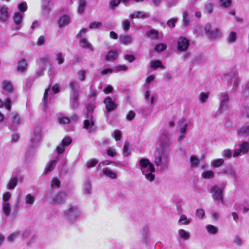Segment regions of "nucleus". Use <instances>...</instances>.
Wrapping results in <instances>:
<instances>
[{
	"label": "nucleus",
	"mask_w": 249,
	"mask_h": 249,
	"mask_svg": "<svg viewBox=\"0 0 249 249\" xmlns=\"http://www.w3.org/2000/svg\"><path fill=\"white\" fill-rule=\"evenodd\" d=\"M170 145L169 133L164 131L158 142V147L154 153V163L156 166L164 170L168 167L169 159V148Z\"/></svg>",
	"instance_id": "nucleus-1"
},
{
	"label": "nucleus",
	"mask_w": 249,
	"mask_h": 249,
	"mask_svg": "<svg viewBox=\"0 0 249 249\" xmlns=\"http://www.w3.org/2000/svg\"><path fill=\"white\" fill-rule=\"evenodd\" d=\"M82 213L80 209L74 205H71L62 213V216L69 224L75 223L81 216Z\"/></svg>",
	"instance_id": "nucleus-2"
},
{
	"label": "nucleus",
	"mask_w": 249,
	"mask_h": 249,
	"mask_svg": "<svg viewBox=\"0 0 249 249\" xmlns=\"http://www.w3.org/2000/svg\"><path fill=\"white\" fill-rule=\"evenodd\" d=\"M139 164L142 174L146 179L150 182L155 179V167L154 165L147 159H142L140 160Z\"/></svg>",
	"instance_id": "nucleus-3"
},
{
	"label": "nucleus",
	"mask_w": 249,
	"mask_h": 249,
	"mask_svg": "<svg viewBox=\"0 0 249 249\" xmlns=\"http://www.w3.org/2000/svg\"><path fill=\"white\" fill-rule=\"evenodd\" d=\"M243 114L249 117V107H244L241 110ZM236 134L240 137H247L249 136V122L239 128L236 131Z\"/></svg>",
	"instance_id": "nucleus-4"
},
{
	"label": "nucleus",
	"mask_w": 249,
	"mask_h": 249,
	"mask_svg": "<svg viewBox=\"0 0 249 249\" xmlns=\"http://www.w3.org/2000/svg\"><path fill=\"white\" fill-rule=\"evenodd\" d=\"M93 108L92 107H87V118L84 121V128L88 132H92L95 130L92 117Z\"/></svg>",
	"instance_id": "nucleus-5"
},
{
	"label": "nucleus",
	"mask_w": 249,
	"mask_h": 249,
	"mask_svg": "<svg viewBox=\"0 0 249 249\" xmlns=\"http://www.w3.org/2000/svg\"><path fill=\"white\" fill-rule=\"evenodd\" d=\"M11 198V194L9 192L3 193L2 196V210L6 217H8L11 212V206L9 203Z\"/></svg>",
	"instance_id": "nucleus-6"
},
{
	"label": "nucleus",
	"mask_w": 249,
	"mask_h": 249,
	"mask_svg": "<svg viewBox=\"0 0 249 249\" xmlns=\"http://www.w3.org/2000/svg\"><path fill=\"white\" fill-rule=\"evenodd\" d=\"M225 186L221 184L219 186L214 185L211 189L212 193V197L214 200H220L221 203H223V197L222 192L224 189Z\"/></svg>",
	"instance_id": "nucleus-7"
},
{
	"label": "nucleus",
	"mask_w": 249,
	"mask_h": 249,
	"mask_svg": "<svg viewBox=\"0 0 249 249\" xmlns=\"http://www.w3.org/2000/svg\"><path fill=\"white\" fill-rule=\"evenodd\" d=\"M230 96L227 92H221L220 94L219 100L220 105L218 108L219 110H225L227 109L230 106L229 102Z\"/></svg>",
	"instance_id": "nucleus-8"
},
{
	"label": "nucleus",
	"mask_w": 249,
	"mask_h": 249,
	"mask_svg": "<svg viewBox=\"0 0 249 249\" xmlns=\"http://www.w3.org/2000/svg\"><path fill=\"white\" fill-rule=\"evenodd\" d=\"M189 124V122L184 118L179 120V134L177 139L178 142H181L185 138Z\"/></svg>",
	"instance_id": "nucleus-9"
},
{
	"label": "nucleus",
	"mask_w": 249,
	"mask_h": 249,
	"mask_svg": "<svg viewBox=\"0 0 249 249\" xmlns=\"http://www.w3.org/2000/svg\"><path fill=\"white\" fill-rule=\"evenodd\" d=\"M41 137V129L39 126H36L33 132V134L31 139V146L32 147L36 146L39 142Z\"/></svg>",
	"instance_id": "nucleus-10"
},
{
	"label": "nucleus",
	"mask_w": 249,
	"mask_h": 249,
	"mask_svg": "<svg viewBox=\"0 0 249 249\" xmlns=\"http://www.w3.org/2000/svg\"><path fill=\"white\" fill-rule=\"evenodd\" d=\"M249 151V143L244 142L239 145V148L235 149L233 154V157H237L241 154H246Z\"/></svg>",
	"instance_id": "nucleus-11"
},
{
	"label": "nucleus",
	"mask_w": 249,
	"mask_h": 249,
	"mask_svg": "<svg viewBox=\"0 0 249 249\" xmlns=\"http://www.w3.org/2000/svg\"><path fill=\"white\" fill-rule=\"evenodd\" d=\"M190 45L189 40L183 36H180L178 40L177 49L180 52H184L187 50Z\"/></svg>",
	"instance_id": "nucleus-12"
},
{
	"label": "nucleus",
	"mask_w": 249,
	"mask_h": 249,
	"mask_svg": "<svg viewBox=\"0 0 249 249\" xmlns=\"http://www.w3.org/2000/svg\"><path fill=\"white\" fill-rule=\"evenodd\" d=\"M71 142V139L69 137H65L62 141L61 143L56 147V150L58 154L63 153L65 147L70 145Z\"/></svg>",
	"instance_id": "nucleus-13"
},
{
	"label": "nucleus",
	"mask_w": 249,
	"mask_h": 249,
	"mask_svg": "<svg viewBox=\"0 0 249 249\" xmlns=\"http://www.w3.org/2000/svg\"><path fill=\"white\" fill-rule=\"evenodd\" d=\"M20 124V117L18 114H15L12 117V120L9 124V129L13 131H17Z\"/></svg>",
	"instance_id": "nucleus-14"
},
{
	"label": "nucleus",
	"mask_w": 249,
	"mask_h": 249,
	"mask_svg": "<svg viewBox=\"0 0 249 249\" xmlns=\"http://www.w3.org/2000/svg\"><path fill=\"white\" fill-rule=\"evenodd\" d=\"M104 103L105 105L106 110L107 113H109L112 111L117 107V105L116 104V103L113 102L111 98L109 97H107L104 100Z\"/></svg>",
	"instance_id": "nucleus-15"
},
{
	"label": "nucleus",
	"mask_w": 249,
	"mask_h": 249,
	"mask_svg": "<svg viewBox=\"0 0 249 249\" xmlns=\"http://www.w3.org/2000/svg\"><path fill=\"white\" fill-rule=\"evenodd\" d=\"M66 199V195L63 192H60L54 196L52 199L53 204H61L64 203Z\"/></svg>",
	"instance_id": "nucleus-16"
},
{
	"label": "nucleus",
	"mask_w": 249,
	"mask_h": 249,
	"mask_svg": "<svg viewBox=\"0 0 249 249\" xmlns=\"http://www.w3.org/2000/svg\"><path fill=\"white\" fill-rule=\"evenodd\" d=\"M59 159V154L54 156V159L50 160L47 163L45 169V174H47L50 171H52L56 165V163Z\"/></svg>",
	"instance_id": "nucleus-17"
},
{
	"label": "nucleus",
	"mask_w": 249,
	"mask_h": 249,
	"mask_svg": "<svg viewBox=\"0 0 249 249\" xmlns=\"http://www.w3.org/2000/svg\"><path fill=\"white\" fill-rule=\"evenodd\" d=\"M23 20V15L19 12H16L13 16V21L16 24V29L18 30L21 28Z\"/></svg>",
	"instance_id": "nucleus-18"
},
{
	"label": "nucleus",
	"mask_w": 249,
	"mask_h": 249,
	"mask_svg": "<svg viewBox=\"0 0 249 249\" xmlns=\"http://www.w3.org/2000/svg\"><path fill=\"white\" fill-rule=\"evenodd\" d=\"M80 46L82 48L88 49L90 51L92 52L94 50L92 44L86 38H82L79 40Z\"/></svg>",
	"instance_id": "nucleus-19"
},
{
	"label": "nucleus",
	"mask_w": 249,
	"mask_h": 249,
	"mask_svg": "<svg viewBox=\"0 0 249 249\" xmlns=\"http://www.w3.org/2000/svg\"><path fill=\"white\" fill-rule=\"evenodd\" d=\"M149 15L148 13H145L144 11H134L133 13H131L129 15V18L131 19H133L135 18H145L148 17Z\"/></svg>",
	"instance_id": "nucleus-20"
},
{
	"label": "nucleus",
	"mask_w": 249,
	"mask_h": 249,
	"mask_svg": "<svg viewBox=\"0 0 249 249\" xmlns=\"http://www.w3.org/2000/svg\"><path fill=\"white\" fill-rule=\"evenodd\" d=\"M71 21V17L69 15H64L62 16L58 21V24L59 27H63L66 25L68 24Z\"/></svg>",
	"instance_id": "nucleus-21"
},
{
	"label": "nucleus",
	"mask_w": 249,
	"mask_h": 249,
	"mask_svg": "<svg viewBox=\"0 0 249 249\" xmlns=\"http://www.w3.org/2000/svg\"><path fill=\"white\" fill-rule=\"evenodd\" d=\"M41 10L44 14L47 15L50 13L51 10L50 0H42Z\"/></svg>",
	"instance_id": "nucleus-22"
},
{
	"label": "nucleus",
	"mask_w": 249,
	"mask_h": 249,
	"mask_svg": "<svg viewBox=\"0 0 249 249\" xmlns=\"http://www.w3.org/2000/svg\"><path fill=\"white\" fill-rule=\"evenodd\" d=\"M2 89L5 92L11 93L13 90V87L10 81L4 80L2 82Z\"/></svg>",
	"instance_id": "nucleus-23"
},
{
	"label": "nucleus",
	"mask_w": 249,
	"mask_h": 249,
	"mask_svg": "<svg viewBox=\"0 0 249 249\" xmlns=\"http://www.w3.org/2000/svg\"><path fill=\"white\" fill-rule=\"evenodd\" d=\"M8 8L5 5L0 6V19L3 21L8 18Z\"/></svg>",
	"instance_id": "nucleus-24"
},
{
	"label": "nucleus",
	"mask_w": 249,
	"mask_h": 249,
	"mask_svg": "<svg viewBox=\"0 0 249 249\" xmlns=\"http://www.w3.org/2000/svg\"><path fill=\"white\" fill-rule=\"evenodd\" d=\"M27 64L24 58L21 59L18 63L17 71L20 72H24L27 69Z\"/></svg>",
	"instance_id": "nucleus-25"
},
{
	"label": "nucleus",
	"mask_w": 249,
	"mask_h": 249,
	"mask_svg": "<svg viewBox=\"0 0 249 249\" xmlns=\"http://www.w3.org/2000/svg\"><path fill=\"white\" fill-rule=\"evenodd\" d=\"M49 59L50 56L48 54L40 57L38 62L39 67L46 69L49 63Z\"/></svg>",
	"instance_id": "nucleus-26"
},
{
	"label": "nucleus",
	"mask_w": 249,
	"mask_h": 249,
	"mask_svg": "<svg viewBox=\"0 0 249 249\" xmlns=\"http://www.w3.org/2000/svg\"><path fill=\"white\" fill-rule=\"evenodd\" d=\"M103 173L106 176L111 179H115L117 177V173L109 168H105L103 170Z\"/></svg>",
	"instance_id": "nucleus-27"
},
{
	"label": "nucleus",
	"mask_w": 249,
	"mask_h": 249,
	"mask_svg": "<svg viewBox=\"0 0 249 249\" xmlns=\"http://www.w3.org/2000/svg\"><path fill=\"white\" fill-rule=\"evenodd\" d=\"M191 219L187 217L185 214H181L178 221L179 225H188L191 223Z\"/></svg>",
	"instance_id": "nucleus-28"
},
{
	"label": "nucleus",
	"mask_w": 249,
	"mask_h": 249,
	"mask_svg": "<svg viewBox=\"0 0 249 249\" xmlns=\"http://www.w3.org/2000/svg\"><path fill=\"white\" fill-rule=\"evenodd\" d=\"M87 6L86 0H79L77 12L80 14H83Z\"/></svg>",
	"instance_id": "nucleus-29"
},
{
	"label": "nucleus",
	"mask_w": 249,
	"mask_h": 249,
	"mask_svg": "<svg viewBox=\"0 0 249 249\" xmlns=\"http://www.w3.org/2000/svg\"><path fill=\"white\" fill-rule=\"evenodd\" d=\"M224 160L223 159H216L213 160L211 162V166L213 168L219 167L223 164Z\"/></svg>",
	"instance_id": "nucleus-30"
},
{
	"label": "nucleus",
	"mask_w": 249,
	"mask_h": 249,
	"mask_svg": "<svg viewBox=\"0 0 249 249\" xmlns=\"http://www.w3.org/2000/svg\"><path fill=\"white\" fill-rule=\"evenodd\" d=\"M18 183V178L14 177L9 181L7 185V188L9 190H13Z\"/></svg>",
	"instance_id": "nucleus-31"
},
{
	"label": "nucleus",
	"mask_w": 249,
	"mask_h": 249,
	"mask_svg": "<svg viewBox=\"0 0 249 249\" xmlns=\"http://www.w3.org/2000/svg\"><path fill=\"white\" fill-rule=\"evenodd\" d=\"M71 99L73 107L77 106L78 98V90L71 91Z\"/></svg>",
	"instance_id": "nucleus-32"
},
{
	"label": "nucleus",
	"mask_w": 249,
	"mask_h": 249,
	"mask_svg": "<svg viewBox=\"0 0 249 249\" xmlns=\"http://www.w3.org/2000/svg\"><path fill=\"white\" fill-rule=\"evenodd\" d=\"M212 30V32L209 34V38H216L221 36V33L218 28H215Z\"/></svg>",
	"instance_id": "nucleus-33"
},
{
	"label": "nucleus",
	"mask_w": 249,
	"mask_h": 249,
	"mask_svg": "<svg viewBox=\"0 0 249 249\" xmlns=\"http://www.w3.org/2000/svg\"><path fill=\"white\" fill-rule=\"evenodd\" d=\"M120 41L123 44L127 45L131 43L132 38L128 35L121 36L120 37Z\"/></svg>",
	"instance_id": "nucleus-34"
},
{
	"label": "nucleus",
	"mask_w": 249,
	"mask_h": 249,
	"mask_svg": "<svg viewBox=\"0 0 249 249\" xmlns=\"http://www.w3.org/2000/svg\"><path fill=\"white\" fill-rule=\"evenodd\" d=\"M11 102L9 98H7L4 103L2 100L0 99V108H1L4 106L5 108L8 110H10L11 108Z\"/></svg>",
	"instance_id": "nucleus-35"
},
{
	"label": "nucleus",
	"mask_w": 249,
	"mask_h": 249,
	"mask_svg": "<svg viewBox=\"0 0 249 249\" xmlns=\"http://www.w3.org/2000/svg\"><path fill=\"white\" fill-rule=\"evenodd\" d=\"M26 205H32L35 202V197L31 194H27L25 197Z\"/></svg>",
	"instance_id": "nucleus-36"
},
{
	"label": "nucleus",
	"mask_w": 249,
	"mask_h": 249,
	"mask_svg": "<svg viewBox=\"0 0 249 249\" xmlns=\"http://www.w3.org/2000/svg\"><path fill=\"white\" fill-rule=\"evenodd\" d=\"M190 165L191 167H196L199 164V160L196 156L192 155L190 159Z\"/></svg>",
	"instance_id": "nucleus-37"
},
{
	"label": "nucleus",
	"mask_w": 249,
	"mask_h": 249,
	"mask_svg": "<svg viewBox=\"0 0 249 249\" xmlns=\"http://www.w3.org/2000/svg\"><path fill=\"white\" fill-rule=\"evenodd\" d=\"M214 176V172L212 170H207L203 172L201 177L205 179H211Z\"/></svg>",
	"instance_id": "nucleus-38"
},
{
	"label": "nucleus",
	"mask_w": 249,
	"mask_h": 249,
	"mask_svg": "<svg viewBox=\"0 0 249 249\" xmlns=\"http://www.w3.org/2000/svg\"><path fill=\"white\" fill-rule=\"evenodd\" d=\"M83 191L87 194H89L91 192V187L89 181H86L83 184Z\"/></svg>",
	"instance_id": "nucleus-39"
},
{
	"label": "nucleus",
	"mask_w": 249,
	"mask_h": 249,
	"mask_svg": "<svg viewBox=\"0 0 249 249\" xmlns=\"http://www.w3.org/2000/svg\"><path fill=\"white\" fill-rule=\"evenodd\" d=\"M178 233L179 237L184 240H187L189 238V233L183 229L179 230Z\"/></svg>",
	"instance_id": "nucleus-40"
},
{
	"label": "nucleus",
	"mask_w": 249,
	"mask_h": 249,
	"mask_svg": "<svg viewBox=\"0 0 249 249\" xmlns=\"http://www.w3.org/2000/svg\"><path fill=\"white\" fill-rule=\"evenodd\" d=\"M118 56L117 53L115 51H110L106 56V59L108 61L113 60Z\"/></svg>",
	"instance_id": "nucleus-41"
},
{
	"label": "nucleus",
	"mask_w": 249,
	"mask_h": 249,
	"mask_svg": "<svg viewBox=\"0 0 249 249\" xmlns=\"http://www.w3.org/2000/svg\"><path fill=\"white\" fill-rule=\"evenodd\" d=\"M208 232L210 234H215L217 232V228L212 225H208L206 227Z\"/></svg>",
	"instance_id": "nucleus-42"
},
{
	"label": "nucleus",
	"mask_w": 249,
	"mask_h": 249,
	"mask_svg": "<svg viewBox=\"0 0 249 249\" xmlns=\"http://www.w3.org/2000/svg\"><path fill=\"white\" fill-rule=\"evenodd\" d=\"M55 60L58 65L62 64L64 62V57L62 53L60 52L55 54Z\"/></svg>",
	"instance_id": "nucleus-43"
},
{
	"label": "nucleus",
	"mask_w": 249,
	"mask_h": 249,
	"mask_svg": "<svg viewBox=\"0 0 249 249\" xmlns=\"http://www.w3.org/2000/svg\"><path fill=\"white\" fill-rule=\"evenodd\" d=\"M146 35L151 39H157L158 38V32L155 30H151L148 31Z\"/></svg>",
	"instance_id": "nucleus-44"
},
{
	"label": "nucleus",
	"mask_w": 249,
	"mask_h": 249,
	"mask_svg": "<svg viewBox=\"0 0 249 249\" xmlns=\"http://www.w3.org/2000/svg\"><path fill=\"white\" fill-rule=\"evenodd\" d=\"M151 67L153 69H156L158 68H161L162 69L164 68L162 65L161 62L160 60L151 61Z\"/></svg>",
	"instance_id": "nucleus-45"
},
{
	"label": "nucleus",
	"mask_w": 249,
	"mask_h": 249,
	"mask_svg": "<svg viewBox=\"0 0 249 249\" xmlns=\"http://www.w3.org/2000/svg\"><path fill=\"white\" fill-rule=\"evenodd\" d=\"M209 96V92H201L199 96V101L201 103L203 104L206 102Z\"/></svg>",
	"instance_id": "nucleus-46"
},
{
	"label": "nucleus",
	"mask_w": 249,
	"mask_h": 249,
	"mask_svg": "<svg viewBox=\"0 0 249 249\" xmlns=\"http://www.w3.org/2000/svg\"><path fill=\"white\" fill-rule=\"evenodd\" d=\"M60 181L58 178H54L52 179L51 181V187L52 188H58L60 185Z\"/></svg>",
	"instance_id": "nucleus-47"
},
{
	"label": "nucleus",
	"mask_w": 249,
	"mask_h": 249,
	"mask_svg": "<svg viewBox=\"0 0 249 249\" xmlns=\"http://www.w3.org/2000/svg\"><path fill=\"white\" fill-rule=\"evenodd\" d=\"M150 93L151 92L150 90H147L144 94V99L146 101H148L149 99H150L151 105H153L154 104V97L153 96H150Z\"/></svg>",
	"instance_id": "nucleus-48"
},
{
	"label": "nucleus",
	"mask_w": 249,
	"mask_h": 249,
	"mask_svg": "<svg viewBox=\"0 0 249 249\" xmlns=\"http://www.w3.org/2000/svg\"><path fill=\"white\" fill-rule=\"evenodd\" d=\"M86 71L85 70L79 71L77 73L78 79L81 81H84L86 78Z\"/></svg>",
	"instance_id": "nucleus-49"
},
{
	"label": "nucleus",
	"mask_w": 249,
	"mask_h": 249,
	"mask_svg": "<svg viewBox=\"0 0 249 249\" xmlns=\"http://www.w3.org/2000/svg\"><path fill=\"white\" fill-rule=\"evenodd\" d=\"M19 234V232L16 231L11 233L7 238L8 242L13 241Z\"/></svg>",
	"instance_id": "nucleus-50"
},
{
	"label": "nucleus",
	"mask_w": 249,
	"mask_h": 249,
	"mask_svg": "<svg viewBox=\"0 0 249 249\" xmlns=\"http://www.w3.org/2000/svg\"><path fill=\"white\" fill-rule=\"evenodd\" d=\"M27 4L25 1L21 2L18 5V9L19 11L22 13H24L27 10Z\"/></svg>",
	"instance_id": "nucleus-51"
},
{
	"label": "nucleus",
	"mask_w": 249,
	"mask_h": 249,
	"mask_svg": "<svg viewBox=\"0 0 249 249\" xmlns=\"http://www.w3.org/2000/svg\"><path fill=\"white\" fill-rule=\"evenodd\" d=\"M221 155L224 158L230 159L231 157L232 152L230 149H226L222 152Z\"/></svg>",
	"instance_id": "nucleus-52"
},
{
	"label": "nucleus",
	"mask_w": 249,
	"mask_h": 249,
	"mask_svg": "<svg viewBox=\"0 0 249 249\" xmlns=\"http://www.w3.org/2000/svg\"><path fill=\"white\" fill-rule=\"evenodd\" d=\"M182 16H183V19H182L183 24L184 26H188L189 24V18L188 16V12L187 11L183 12V13L182 14Z\"/></svg>",
	"instance_id": "nucleus-53"
},
{
	"label": "nucleus",
	"mask_w": 249,
	"mask_h": 249,
	"mask_svg": "<svg viewBox=\"0 0 249 249\" xmlns=\"http://www.w3.org/2000/svg\"><path fill=\"white\" fill-rule=\"evenodd\" d=\"M121 2V0H110L109 3V8L113 10Z\"/></svg>",
	"instance_id": "nucleus-54"
},
{
	"label": "nucleus",
	"mask_w": 249,
	"mask_h": 249,
	"mask_svg": "<svg viewBox=\"0 0 249 249\" xmlns=\"http://www.w3.org/2000/svg\"><path fill=\"white\" fill-rule=\"evenodd\" d=\"M69 85L71 91L79 90V84L77 82L75 81H71Z\"/></svg>",
	"instance_id": "nucleus-55"
},
{
	"label": "nucleus",
	"mask_w": 249,
	"mask_h": 249,
	"mask_svg": "<svg viewBox=\"0 0 249 249\" xmlns=\"http://www.w3.org/2000/svg\"><path fill=\"white\" fill-rule=\"evenodd\" d=\"M167 48V46L165 44L163 43H160L157 45L155 47V51L157 52H162L165 50Z\"/></svg>",
	"instance_id": "nucleus-56"
},
{
	"label": "nucleus",
	"mask_w": 249,
	"mask_h": 249,
	"mask_svg": "<svg viewBox=\"0 0 249 249\" xmlns=\"http://www.w3.org/2000/svg\"><path fill=\"white\" fill-rule=\"evenodd\" d=\"M236 34L234 32H231L228 38V42H234L236 39Z\"/></svg>",
	"instance_id": "nucleus-57"
},
{
	"label": "nucleus",
	"mask_w": 249,
	"mask_h": 249,
	"mask_svg": "<svg viewBox=\"0 0 249 249\" xmlns=\"http://www.w3.org/2000/svg\"><path fill=\"white\" fill-rule=\"evenodd\" d=\"M205 12L207 14H211L213 11V6L211 3L206 4L204 6Z\"/></svg>",
	"instance_id": "nucleus-58"
},
{
	"label": "nucleus",
	"mask_w": 249,
	"mask_h": 249,
	"mask_svg": "<svg viewBox=\"0 0 249 249\" xmlns=\"http://www.w3.org/2000/svg\"><path fill=\"white\" fill-rule=\"evenodd\" d=\"M88 31L87 28H83L79 32L77 35L76 36L78 38H79V40L81 39V38H85V36L86 35V33Z\"/></svg>",
	"instance_id": "nucleus-59"
},
{
	"label": "nucleus",
	"mask_w": 249,
	"mask_h": 249,
	"mask_svg": "<svg viewBox=\"0 0 249 249\" xmlns=\"http://www.w3.org/2000/svg\"><path fill=\"white\" fill-rule=\"evenodd\" d=\"M98 163V160L95 159H92L88 160L87 162L88 168H91L95 166Z\"/></svg>",
	"instance_id": "nucleus-60"
},
{
	"label": "nucleus",
	"mask_w": 249,
	"mask_h": 249,
	"mask_svg": "<svg viewBox=\"0 0 249 249\" xmlns=\"http://www.w3.org/2000/svg\"><path fill=\"white\" fill-rule=\"evenodd\" d=\"M228 171L227 175L230 176L233 178L234 180H235L236 178V175L235 171L230 167H228Z\"/></svg>",
	"instance_id": "nucleus-61"
},
{
	"label": "nucleus",
	"mask_w": 249,
	"mask_h": 249,
	"mask_svg": "<svg viewBox=\"0 0 249 249\" xmlns=\"http://www.w3.org/2000/svg\"><path fill=\"white\" fill-rule=\"evenodd\" d=\"M196 217L201 219L205 215V212L204 210L202 209H197L196 212Z\"/></svg>",
	"instance_id": "nucleus-62"
},
{
	"label": "nucleus",
	"mask_w": 249,
	"mask_h": 249,
	"mask_svg": "<svg viewBox=\"0 0 249 249\" xmlns=\"http://www.w3.org/2000/svg\"><path fill=\"white\" fill-rule=\"evenodd\" d=\"M58 121L60 124H65L69 123L70 121L69 118L62 117L58 118Z\"/></svg>",
	"instance_id": "nucleus-63"
},
{
	"label": "nucleus",
	"mask_w": 249,
	"mask_h": 249,
	"mask_svg": "<svg viewBox=\"0 0 249 249\" xmlns=\"http://www.w3.org/2000/svg\"><path fill=\"white\" fill-rule=\"evenodd\" d=\"M46 37L45 36H41L38 38L37 44L39 46L44 45L45 43Z\"/></svg>",
	"instance_id": "nucleus-64"
}]
</instances>
